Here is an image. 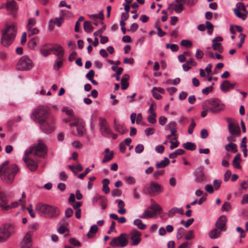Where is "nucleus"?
I'll return each instance as SVG.
<instances>
[{"instance_id": "f257e3e1", "label": "nucleus", "mask_w": 248, "mask_h": 248, "mask_svg": "<svg viewBox=\"0 0 248 248\" xmlns=\"http://www.w3.org/2000/svg\"><path fill=\"white\" fill-rule=\"evenodd\" d=\"M46 108L39 106L36 108L31 115V119L40 124L41 130L46 134L51 133L55 129V119L49 116Z\"/></svg>"}, {"instance_id": "f03ea898", "label": "nucleus", "mask_w": 248, "mask_h": 248, "mask_svg": "<svg viewBox=\"0 0 248 248\" xmlns=\"http://www.w3.org/2000/svg\"><path fill=\"white\" fill-rule=\"evenodd\" d=\"M9 164L7 160L0 165V177L2 181L8 184H12L18 171L16 164Z\"/></svg>"}, {"instance_id": "7ed1b4c3", "label": "nucleus", "mask_w": 248, "mask_h": 248, "mask_svg": "<svg viewBox=\"0 0 248 248\" xmlns=\"http://www.w3.org/2000/svg\"><path fill=\"white\" fill-rule=\"evenodd\" d=\"M16 32L17 29L15 24L10 25L6 24L4 30L1 31V45L5 47L10 46L16 37Z\"/></svg>"}, {"instance_id": "20e7f679", "label": "nucleus", "mask_w": 248, "mask_h": 248, "mask_svg": "<svg viewBox=\"0 0 248 248\" xmlns=\"http://www.w3.org/2000/svg\"><path fill=\"white\" fill-rule=\"evenodd\" d=\"M35 209L41 216L46 217H55L60 214V210L57 207L48 204L38 203Z\"/></svg>"}, {"instance_id": "39448f33", "label": "nucleus", "mask_w": 248, "mask_h": 248, "mask_svg": "<svg viewBox=\"0 0 248 248\" xmlns=\"http://www.w3.org/2000/svg\"><path fill=\"white\" fill-rule=\"evenodd\" d=\"M47 153V147L42 140H39L37 145H32L27 149L25 155H32L34 157H44Z\"/></svg>"}, {"instance_id": "423d86ee", "label": "nucleus", "mask_w": 248, "mask_h": 248, "mask_svg": "<svg viewBox=\"0 0 248 248\" xmlns=\"http://www.w3.org/2000/svg\"><path fill=\"white\" fill-rule=\"evenodd\" d=\"M204 107L208 108L209 111L217 113L225 109V106L217 98H210L204 101Z\"/></svg>"}, {"instance_id": "0eeeda50", "label": "nucleus", "mask_w": 248, "mask_h": 248, "mask_svg": "<svg viewBox=\"0 0 248 248\" xmlns=\"http://www.w3.org/2000/svg\"><path fill=\"white\" fill-rule=\"evenodd\" d=\"M71 133L74 136L82 137L85 131L84 123L78 118L70 124Z\"/></svg>"}, {"instance_id": "6e6552de", "label": "nucleus", "mask_w": 248, "mask_h": 248, "mask_svg": "<svg viewBox=\"0 0 248 248\" xmlns=\"http://www.w3.org/2000/svg\"><path fill=\"white\" fill-rule=\"evenodd\" d=\"M14 227L10 224L3 225L0 227V243L6 242L11 236Z\"/></svg>"}, {"instance_id": "1a4fd4ad", "label": "nucleus", "mask_w": 248, "mask_h": 248, "mask_svg": "<svg viewBox=\"0 0 248 248\" xmlns=\"http://www.w3.org/2000/svg\"><path fill=\"white\" fill-rule=\"evenodd\" d=\"M162 210L161 207L158 204H153L144 210L142 215H140L139 217L143 219H147L153 217L159 213Z\"/></svg>"}, {"instance_id": "9d476101", "label": "nucleus", "mask_w": 248, "mask_h": 248, "mask_svg": "<svg viewBox=\"0 0 248 248\" xmlns=\"http://www.w3.org/2000/svg\"><path fill=\"white\" fill-rule=\"evenodd\" d=\"M127 236L126 233H121L119 236L113 238L109 245L112 247H124L128 243Z\"/></svg>"}, {"instance_id": "9b49d317", "label": "nucleus", "mask_w": 248, "mask_h": 248, "mask_svg": "<svg viewBox=\"0 0 248 248\" xmlns=\"http://www.w3.org/2000/svg\"><path fill=\"white\" fill-rule=\"evenodd\" d=\"M32 67V62L26 56L22 57L16 64V69L19 71H28Z\"/></svg>"}, {"instance_id": "f8f14e48", "label": "nucleus", "mask_w": 248, "mask_h": 248, "mask_svg": "<svg viewBox=\"0 0 248 248\" xmlns=\"http://www.w3.org/2000/svg\"><path fill=\"white\" fill-rule=\"evenodd\" d=\"M226 120L228 123V130L231 135L232 136L239 135L241 130L236 121L231 118H226Z\"/></svg>"}, {"instance_id": "ddd939ff", "label": "nucleus", "mask_w": 248, "mask_h": 248, "mask_svg": "<svg viewBox=\"0 0 248 248\" xmlns=\"http://www.w3.org/2000/svg\"><path fill=\"white\" fill-rule=\"evenodd\" d=\"M233 12L238 17L243 20H245L247 17L248 11L242 2L236 4V8L233 10Z\"/></svg>"}, {"instance_id": "4468645a", "label": "nucleus", "mask_w": 248, "mask_h": 248, "mask_svg": "<svg viewBox=\"0 0 248 248\" xmlns=\"http://www.w3.org/2000/svg\"><path fill=\"white\" fill-rule=\"evenodd\" d=\"M204 170V167L203 166H200L194 171L195 180L197 183H202L206 181Z\"/></svg>"}, {"instance_id": "2eb2a0df", "label": "nucleus", "mask_w": 248, "mask_h": 248, "mask_svg": "<svg viewBox=\"0 0 248 248\" xmlns=\"http://www.w3.org/2000/svg\"><path fill=\"white\" fill-rule=\"evenodd\" d=\"M100 130L104 136H108L111 133V130L106 120L102 117L99 118Z\"/></svg>"}, {"instance_id": "dca6fc26", "label": "nucleus", "mask_w": 248, "mask_h": 248, "mask_svg": "<svg viewBox=\"0 0 248 248\" xmlns=\"http://www.w3.org/2000/svg\"><path fill=\"white\" fill-rule=\"evenodd\" d=\"M141 233L136 229H134L130 232V245L131 246L138 245L141 241Z\"/></svg>"}, {"instance_id": "f3484780", "label": "nucleus", "mask_w": 248, "mask_h": 248, "mask_svg": "<svg viewBox=\"0 0 248 248\" xmlns=\"http://www.w3.org/2000/svg\"><path fill=\"white\" fill-rule=\"evenodd\" d=\"M162 191V187L159 184L151 182L149 187L147 188L146 193L150 195H152L155 193H159Z\"/></svg>"}, {"instance_id": "a211bd4d", "label": "nucleus", "mask_w": 248, "mask_h": 248, "mask_svg": "<svg viewBox=\"0 0 248 248\" xmlns=\"http://www.w3.org/2000/svg\"><path fill=\"white\" fill-rule=\"evenodd\" d=\"M227 218L225 216H220L217 220L216 223V227L221 231L225 232L227 230L226 223Z\"/></svg>"}, {"instance_id": "6ab92c4d", "label": "nucleus", "mask_w": 248, "mask_h": 248, "mask_svg": "<svg viewBox=\"0 0 248 248\" xmlns=\"http://www.w3.org/2000/svg\"><path fill=\"white\" fill-rule=\"evenodd\" d=\"M50 50L53 52V54L57 56V58H63L64 51L61 46L54 44L50 48Z\"/></svg>"}, {"instance_id": "aec40b11", "label": "nucleus", "mask_w": 248, "mask_h": 248, "mask_svg": "<svg viewBox=\"0 0 248 248\" xmlns=\"http://www.w3.org/2000/svg\"><path fill=\"white\" fill-rule=\"evenodd\" d=\"M23 160L30 170L32 171H35L38 168L37 163L32 159L30 158L29 156L25 155V156L23 157Z\"/></svg>"}, {"instance_id": "412c9836", "label": "nucleus", "mask_w": 248, "mask_h": 248, "mask_svg": "<svg viewBox=\"0 0 248 248\" xmlns=\"http://www.w3.org/2000/svg\"><path fill=\"white\" fill-rule=\"evenodd\" d=\"M113 125L115 130L123 135L127 133L128 130L124 125L120 124L115 119L114 120Z\"/></svg>"}, {"instance_id": "4be33fe9", "label": "nucleus", "mask_w": 248, "mask_h": 248, "mask_svg": "<svg viewBox=\"0 0 248 248\" xmlns=\"http://www.w3.org/2000/svg\"><path fill=\"white\" fill-rule=\"evenodd\" d=\"M236 83H231L229 80H224L220 85V89L224 92H228L234 88Z\"/></svg>"}, {"instance_id": "5701e85b", "label": "nucleus", "mask_w": 248, "mask_h": 248, "mask_svg": "<svg viewBox=\"0 0 248 248\" xmlns=\"http://www.w3.org/2000/svg\"><path fill=\"white\" fill-rule=\"evenodd\" d=\"M6 7L9 11H16L17 9V3L14 0H8L6 3Z\"/></svg>"}, {"instance_id": "b1692460", "label": "nucleus", "mask_w": 248, "mask_h": 248, "mask_svg": "<svg viewBox=\"0 0 248 248\" xmlns=\"http://www.w3.org/2000/svg\"><path fill=\"white\" fill-rule=\"evenodd\" d=\"M222 232L223 231L216 227L209 232V236L211 239H216L220 236L221 232Z\"/></svg>"}, {"instance_id": "393cba45", "label": "nucleus", "mask_w": 248, "mask_h": 248, "mask_svg": "<svg viewBox=\"0 0 248 248\" xmlns=\"http://www.w3.org/2000/svg\"><path fill=\"white\" fill-rule=\"evenodd\" d=\"M116 202L118 203V206L119 207L118 212L121 215L124 214L126 212V209L124 208L125 206L124 202L121 200H117Z\"/></svg>"}, {"instance_id": "a878e982", "label": "nucleus", "mask_w": 248, "mask_h": 248, "mask_svg": "<svg viewBox=\"0 0 248 248\" xmlns=\"http://www.w3.org/2000/svg\"><path fill=\"white\" fill-rule=\"evenodd\" d=\"M225 149L227 151H231L232 153H235L237 152V145L235 143L229 142L225 146Z\"/></svg>"}, {"instance_id": "bb28decb", "label": "nucleus", "mask_w": 248, "mask_h": 248, "mask_svg": "<svg viewBox=\"0 0 248 248\" xmlns=\"http://www.w3.org/2000/svg\"><path fill=\"white\" fill-rule=\"evenodd\" d=\"M170 163L169 159L167 157H165L164 159L161 161L160 162H157L155 166L156 168H162L167 166Z\"/></svg>"}, {"instance_id": "cd10ccee", "label": "nucleus", "mask_w": 248, "mask_h": 248, "mask_svg": "<svg viewBox=\"0 0 248 248\" xmlns=\"http://www.w3.org/2000/svg\"><path fill=\"white\" fill-rule=\"evenodd\" d=\"M63 58H57L53 65V68L55 70H58L63 64Z\"/></svg>"}, {"instance_id": "c85d7f7f", "label": "nucleus", "mask_w": 248, "mask_h": 248, "mask_svg": "<svg viewBox=\"0 0 248 248\" xmlns=\"http://www.w3.org/2000/svg\"><path fill=\"white\" fill-rule=\"evenodd\" d=\"M109 181L108 178H105L103 180V188L102 190L105 194H108L110 191V189L108 187Z\"/></svg>"}, {"instance_id": "c756f323", "label": "nucleus", "mask_w": 248, "mask_h": 248, "mask_svg": "<svg viewBox=\"0 0 248 248\" xmlns=\"http://www.w3.org/2000/svg\"><path fill=\"white\" fill-rule=\"evenodd\" d=\"M183 147L190 151H194L196 149L195 143L191 142H186L183 144Z\"/></svg>"}, {"instance_id": "7c9ffc66", "label": "nucleus", "mask_w": 248, "mask_h": 248, "mask_svg": "<svg viewBox=\"0 0 248 248\" xmlns=\"http://www.w3.org/2000/svg\"><path fill=\"white\" fill-rule=\"evenodd\" d=\"M212 48L215 51H217L220 53L223 52L224 49L220 43L213 42Z\"/></svg>"}, {"instance_id": "2f4dec72", "label": "nucleus", "mask_w": 248, "mask_h": 248, "mask_svg": "<svg viewBox=\"0 0 248 248\" xmlns=\"http://www.w3.org/2000/svg\"><path fill=\"white\" fill-rule=\"evenodd\" d=\"M32 232L29 231L28 232L26 235L25 236L23 240V243H25V244H31V236L32 235Z\"/></svg>"}, {"instance_id": "473e14b6", "label": "nucleus", "mask_w": 248, "mask_h": 248, "mask_svg": "<svg viewBox=\"0 0 248 248\" xmlns=\"http://www.w3.org/2000/svg\"><path fill=\"white\" fill-rule=\"evenodd\" d=\"M133 223L140 230H143L146 228V225L143 224L142 221L140 219H135Z\"/></svg>"}, {"instance_id": "72a5a7b5", "label": "nucleus", "mask_w": 248, "mask_h": 248, "mask_svg": "<svg viewBox=\"0 0 248 248\" xmlns=\"http://www.w3.org/2000/svg\"><path fill=\"white\" fill-rule=\"evenodd\" d=\"M84 29L87 33L92 32L93 30V26L92 25L91 22L85 21L84 23Z\"/></svg>"}, {"instance_id": "f704fd0d", "label": "nucleus", "mask_w": 248, "mask_h": 248, "mask_svg": "<svg viewBox=\"0 0 248 248\" xmlns=\"http://www.w3.org/2000/svg\"><path fill=\"white\" fill-rule=\"evenodd\" d=\"M47 45L48 44H45L44 46H43L40 49V53L44 57H47L50 54V52L51 51L50 50V48L46 49L45 48L47 46Z\"/></svg>"}, {"instance_id": "c9c22d12", "label": "nucleus", "mask_w": 248, "mask_h": 248, "mask_svg": "<svg viewBox=\"0 0 248 248\" xmlns=\"http://www.w3.org/2000/svg\"><path fill=\"white\" fill-rule=\"evenodd\" d=\"M169 213L171 215H174L175 214H184L183 209L182 208L173 207L169 211Z\"/></svg>"}, {"instance_id": "e433bc0d", "label": "nucleus", "mask_w": 248, "mask_h": 248, "mask_svg": "<svg viewBox=\"0 0 248 248\" xmlns=\"http://www.w3.org/2000/svg\"><path fill=\"white\" fill-rule=\"evenodd\" d=\"M27 30L29 32V36H31L33 35L37 34L39 32V30L36 28H34V27H28L27 28Z\"/></svg>"}, {"instance_id": "4c0bfd02", "label": "nucleus", "mask_w": 248, "mask_h": 248, "mask_svg": "<svg viewBox=\"0 0 248 248\" xmlns=\"http://www.w3.org/2000/svg\"><path fill=\"white\" fill-rule=\"evenodd\" d=\"M8 202V199L6 195L2 192H0V206L6 204Z\"/></svg>"}, {"instance_id": "58836bf2", "label": "nucleus", "mask_w": 248, "mask_h": 248, "mask_svg": "<svg viewBox=\"0 0 248 248\" xmlns=\"http://www.w3.org/2000/svg\"><path fill=\"white\" fill-rule=\"evenodd\" d=\"M97 231H98V227L96 225H93L90 228L89 232L87 234V237H88L89 238L92 237L93 236V235H92L91 233L95 234L97 232Z\"/></svg>"}, {"instance_id": "ea45409f", "label": "nucleus", "mask_w": 248, "mask_h": 248, "mask_svg": "<svg viewBox=\"0 0 248 248\" xmlns=\"http://www.w3.org/2000/svg\"><path fill=\"white\" fill-rule=\"evenodd\" d=\"M19 203H20L23 207H25V202L23 200H22V199H20L18 200V201H16V202H12L10 205V206H11V208H16L17 206H18V205H19Z\"/></svg>"}, {"instance_id": "a19ab883", "label": "nucleus", "mask_w": 248, "mask_h": 248, "mask_svg": "<svg viewBox=\"0 0 248 248\" xmlns=\"http://www.w3.org/2000/svg\"><path fill=\"white\" fill-rule=\"evenodd\" d=\"M156 114L155 112H152L147 117L148 121L151 124H155L156 123Z\"/></svg>"}, {"instance_id": "79ce46f5", "label": "nucleus", "mask_w": 248, "mask_h": 248, "mask_svg": "<svg viewBox=\"0 0 248 248\" xmlns=\"http://www.w3.org/2000/svg\"><path fill=\"white\" fill-rule=\"evenodd\" d=\"M113 157V152L111 151L109 155L106 154L102 161V163H105L111 160Z\"/></svg>"}, {"instance_id": "37998d69", "label": "nucleus", "mask_w": 248, "mask_h": 248, "mask_svg": "<svg viewBox=\"0 0 248 248\" xmlns=\"http://www.w3.org/2000/svg\"><path fill=\"white\" fill-rule=\"evenodd\" d=\"M205 27L207 29V33L209 34H211L213 31L214 26L209 21H206Z\"/></svg>"}, {"instance_id": "c03bdc74", "label": "nucleus", "mask_w": 248, "mask_h": 248, "mask_svg": "<svg viewBox=\"0 0 248 248\" xmlns=\"http://www.w3.org/2000/svg\"><path fill=\"white\" fill-rule=\"evenodd\" d=\"M185 9L183 4L179 3L174 5V10L177 13H180Z\"/></svg>"}, {"instance_id": "a18cd8bd", "label": "nucleus", "mask_w": 248, "mask_h": 248, "mask_svg": "<svg viewBox=\"0 0 248 248\" xmlns=\"http://www.w3.org/2000/svg\"><path fill=\"white\" fill-rule=\"evenodd\" d=\"M36 46V41L35 38H32L28 43V46L29 48L33 49Z\"/></svg>"}, {"instance_id": "49530a36", "label": "nucleus", "mask_w": 248, "mask_h": 248, "mask_svg": "<svg viewBox=\"0 0 248 248\" xmlns=\"http://www.w3.org/2000/svg\"><path fill=\"white\" fill-rule=\"evenodd\" d=\"M214 85V83H213L212 84V85L209 86V87H207L203 89L202 90V93L203 94H208L209 93L213 91V86Z\"/></svg>"}, {"instance_id": "de8ad7c7", "label": "nucleus", "mask_w": 248, "mask_h": 248, "mask_svg": "<svg viewBox=\"0 0 248 248\" xmlns=\"http://www.w3.org/2000/svg\"><path fill=\"white\" fill-rule=\"evenodd\" d=\"M90 18H98L100 19H103L104 17V14L102 12H100L99 13L97 14H93L89 15Z\"/></svg>"}, {"instance_id": "09e8293b", "label": "nucleus", "mask_w": 248, "mask_h": 248, "mask_svg": "<svg viewBox=\"0 0 248 248\" xmlns=\"http://www.w3.org/2000/svg\"><path fill=\"white\" fill-rule=\"evenodd\" d=\"M99 204L101 206L102 209H105L107 207V201L106 198L104 196L102 199L99 201Z\"/></svg>"}, {"instance_id": "8fccbe9b", "label": "nucleus", "mask_w": 248, "mask_h": 248, "mask_svg": "<svg viewBox=\"0 0 248 248\" xmlns=\"http://www.w3.org/2000/svg\"><path fill=\"white\" fill-rule=\"evenodd\" d=\"M180 44L182 46L186 47H191L192 46L191 41L189 40H183L181 41Z\"/></svg>"}, {"instance_id": "3c124183", "label": "nucleus", "mask_w": 248, "mask_h": 248, "mask_svg": "<svg viewBox=\"0 0 248 248\" xmlns=\"http://www.w3.org/2000/svg\"><path fill=\"white\" fill-rule=\"evenodd\" d=\"M231 208V204L228 202H225L221 207V210L222 211H228Z\"/></svg>"}, {"instance_id": "603ef678", "label": "nucleus", "mask_w": 248, "mask_h": 248, "mask_svg": "<svg viewBox=\"0 0 248 248\" xmlns=\"http://www.w3.org/2000/svg\"><path fill=\"white\" fill-rule=\"evenodd\" d=\"M104 196H101V195H99L98 194H95L93 198V200H92L93 203H96L98 202H99V201L102 199V198Z\"/></svg>"}, {"instance_id": "864d4df0", "label": "nucleus", "mask_w": 248, "mask_h": 248, "mask_svg": "<svg viewBox=\"0 0 248 248\" xmlns=\"http://www.w3.org/2000/svg\"><path fill=\"white\" fill-rule=\"evenodd\" d=\"M196 126V123L193 119L191 120V123L188 128V133L189 134H192L193 129Z\"/></svg>"}, {"instance_id": "5fc2aeb1", "label": "nucleus", "mask_w": 248, "mask_h": 248, "mask_svg": "<svg viewBox=\"0 0 248 248\" xmlns=\"http://www.w3.org/2000/svg\"><path fill=\"white\" fill-rule=\"evenodd\" d=\"M213 185L216 190L219 189L221 184V181L218 179H215L213 181Z\"/></svg>"}, {"instance_id": "6e6d98bb", "label": "nucleus", "mask_w": 248, "mask_h": 248, "mask_svg": "<svg viewBox=\"0 0 248 248\" xmlns=\"http://www.w3.org/2000/svg\"><path fill=\"white\" fill-rule=\"evenodd\" d=\"M124 69L122 67L118 68L116 73L115 74H113L111 77H114L115 76H117V81H119L120 80V75H121Z\"/></svg>"}, {"instance_id": "4d7b16f0", "label": "nucleus", "mask_w": 248, "mask_h": 248, "mask_svg": "<svg viewBox=\"0 0 248 248\" xmlns=\"http://www.w3.org/2000/svg\"><path fill=\"white\" fill-rule=\"evenodd\" d=\"M62 111L68 115L69 117H71L72 116L74 115V112L73 109L69 108H63L62 109Z\"/></svg>"}, {"instance_id": "13d9d810", "label": "nucleus", "mask_w": 248, "mask_h": 248, "mask_svg": "<svg viewBox=\"0 0 248 248\" xmlns=\"http://www.w3.org/2000/svg\"><path fill=\"white\" fill-rule=\"evenodd\" d=\"M144 146L142 144H138L135 147V152L138 154H140L141 152H142V151L144 150Z\"/></svg>"}, {"instance_id": "bf43d9fd", "label": "nucleus", "mask_w": 248, "mask_h": 248, "mask_svg": "<svg viewBox=\"0 0 248 248\" xmlns=\"http://www.w3.org/2000/svg\"><path fill=\"white\" fill-rule=\"evenodd\" d=\"M69 243L74 246H80V243L74 238H71L69 240Z\"/></svg>"}, {"instance_id": "052dcab7", "label": "nucleus", "mask_w": 248, "mask_h": 248, "mask_svg": "<svg viewBox=\"0 0 248 248\" xmlns=\"http://www.w3.org/2000/svg\"><path fill=\"white\" fill-rule=\"evenodd\" d=\"M169 142L171 143V145L170 146V150H172L174 148L177 147L179 145V142L177 140H175V142L172 140H170Z\"/></svg>"}, {"instance_id": "680f3d73", "label": "nucleus", "mask_w": 248, "mask_h": 248, "mask_svg": "<svg viewBox=\"0 0 248 248\" xmlns=\"http://www.w3.org/2000/svg\"><path fill=\"white\" fill-rule=\"evenodd\" d=\"M155 129L153 128H148L146 129L144 131L145 134L147 136H149L150 135H153L155 133Z\"/></svg>"}, {"instance_id": "e2e57ef3", "label": "nucleus", "mask_w": 248, "mask_h": 248, "mask_svg": "<svg viewBox=\"0 0 248 248\" xmlns=\"http://www.w3.org/2000/svg\"><path fill=\"white\" fill-rule=\"evenodd\" d=\"M36 24V20L35 19L31 18L28 19V24L27 25V28L34 27Z\"/></svg>"}, {"instance_id": "0e129e2a", "label": "nucleus", "mask_w": 248, "mask_h": 248, "mask_svg": "<svg viewBox=\"0 0 248 248\" xmlns=\"http://www.w3.org/2000/svg\"><path fill=\"white\" fill-rule=\"evenodd\" d=\"M205 190L210 194L214 192V188L211 185L207 184L205 186Z\"/></svg>"}, {"instance_id": "69168bd1", "label": "nucleus", "mask_w": 248, "mask_h": 248, "mask_svg": "<svg viewBox=\"0 0 248 248\" xmlns=\"http://www.w3.org/2000/svg\"><path fill=\"white\" fill-rule=\"evenodd\" d=\"M194 232L193 230H190L185 235V238L186 240H191L194 238L193 235Z\"/></svg>"}, {"instance_id": "338daca9", "label": "nucleus", "mask_w": 248, "mask_h": 248, "mask_svg": "<svg viewBox=\"0 0 248 248\" xmlns=\"http://www.w3.org/2000/svg\"><path fill=\"white\" fill-rule=\"evenodd\" d=\"M112 196L113 197H119L122 194V191L118 189H114L111 192Z\"/></svg>"}, {"instance_id": "774afa93", "label": "nucleus", "mask_w": 248, "mask_h": 248, "mask_svg": "<svg viewBox=\"0 0 248 248\" xmlns=\"http://www.w3.org/2000/svg\"><path fill=\"white\" fill-rule=\"evenodd\" d=\"M203 55L204 53L202 50L198 49L196 51L195 57L197 59L201 60L203 57Z\"/></svg>"}]
</instances>
